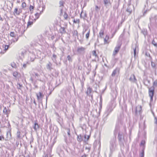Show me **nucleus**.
<instances>
[{
	"instance_id": "nucleus-1",
	"label": "nucleus",
	"mask_w": 157,
	"mask_h": 157,
	"mask_svg": "<svg viewBox=\"0 0 157 157\" xmlns=\"http://www.w3.org/2000/svg\"><path fill=\"white\" fill-rule=\"evenodd\" d=\"M155 87H157V80H156L153 83V86L151 87L147 86L149 89L148 94L149 96L150 97V101H153V96L154 94V90Z\"/></svg>"
},
{
	"instance_id": "nucleus-2",
	"label": "nucleus",
	"mask_w": 157,
	"mask_h": 157,
	"mask_svg": "<svg viewBox=\"0 0 157 157\" xmlns=\"http://www.w3.org/2000/svg\"><path fill=\"white\" fill-rule=\"evenodd\" d=\"M116 136L113 137L110 141V149L111 152L113 151L116 147Z\"/></svg>"
},
{
	"instance_id": "nucleus-3",
	"label": "nucleus",
	"mask_w": 157,
	"mask_h": 157,
	"mask_svg": "<svg viewBox=\"0 0 157 157\" xmlns=\"http://www.w3.org/2000/svg\"><path fill=\"white\" fill-rule=\"evenodd\" d=\"M118 139L119 144L121 146H124V136L123 133L119 132L118 133Z\"/></svg>"
},
{
	"instance_id": "nucleus-4",
	"label": "nucleus",
	"mask_w": 157,
	"mask_h": 157,
	"mask_svg": "<svg viewBox=\"0 0 157 157\" xmlns=\"http://www.w3.org/2000/svg\"><path fill=\"white\" fill-rule=\"evenodd\" d=\"M134 10V6L133 5H132L130 2H129L128 5V7L127 8L126 11L128 12L129 14H131L133 10Z\"/></svg>"
},
{
	"instance_id": "nucleus-5",
	"label": "nucleus",
	"mask_w": 157,
	"mask_h": 157,
	"mask_svg": "<svg viewBox=\"0 0 157 157\" xmlns=\"http://www.w3.org/2000/svg\"><path fill=\"white\" fill-rule=\"evenodd\" d=\"M129 80L132 83L136 84L137 83V80L134 74H132L131 75L130 78L129 79Z\"/></svg>"
},
{
	"instance_id": "nucleus-6",
	"label": "nucleus",
	"mask_w": 157,
	"mask_h": 157,
	"mask_svg": "<svg viewBox=\"0 0 157 157\" xmlns=\"http://www.w3.org/2000/svg\"><path fill=\"white\" fill-rule=\"evenodd\" d=\"M103 3L104 6L108 8L109 6H111L112 3L110 0H103Z\"/></svg>"
},
{
	"instance_id": "nucleus-7",
	"label": "nucleus",
	"mask_w": 157,
	"mask_h": 157,
	"mask_svg": "<svg viewBox=\"0 0 157 157\" xmlns=\"http://www.w3.org/2000/svg\"><path fill=\"white\" fill-rule=\"evenodd\" d=\"M120 69L118 67L116 68L113 72L111 75L112 77H114L116 75H118L119 73Z\"/></svg>"
},
{
	"instance_id": "nucleus-8",
	"label": "nucleus",
	"mask_w": 157,
	"mask_h": 157,
	"mask_svg": "<svg viewBox=\"0 0 157 157\" xmlns=\"http://www.w3.org/2000/svg\"><path fill=\"white\" fill-rule=\"evenodd\" d=\"M121 45H118L115 47L113 53V56L116 55L119 52L121 48Z\"/></svg>"
},
{
	"instance_id": "nucleus-9",
	"label": "nucleus",
	"mask_w": 157,
	"mask_h": 157,
	"mask_svg": "<svg viewBox=\"0 0 157 157\" xmlns=\"http://www.w3.org/2000/svg\"><path fill=\"white\" fill-rule=\"evenodd\" d=\"M86 48L82 47H81L78 48L77 49V52L80 53L82 54L84 52Z\"/></svg>"
},
{
	"instance_id": "nucleus-10",
	"label": "nucleus",
	"mask_w": 157,
	"mask_h": 157,
	"mask_svg": "<svg viewBox=\"0 0 157 157\" xmlns=\"http://www.w3.org/2000/svg\"><path fill=\"white\" fill-rule=\"evenodd\" d=\"M64 2L62 0L59 2V7L60 8V14H62L63 13V7L64 6Z\"/></svg>"
},
{
	"instance_id": "nucleus-11",
	"label": "nucleus",
	"mask_w": 157,
	"mask_h": 157,
	"mask_svg": "<svg viewBox=\"0 0 157 157\" xmlns=\"http://www.w3.org/2000/svg\"><path fill=\"white\" fill-rule=\"evenodd\" d=\"M119 1L117 2V1H115V4L113 6V9L114 10L117 9L119 5Z\"/></svg>"
},
{
	"instance_id": "nucleus-12",
	"label": "nucleus",
	"mask_w": 157,
	"mask_h": 157,
	"mask_svg": "<svg viewBox=\"0 0 157 157\" xmlns=\"http://www.w3.org/2000/svg\"><path fill=\"white\" fill-rule=\"evenodd\" d=\"M92 92V89L90 87H88L86 94L90 96Z\"/></svg>"
},
{
	"instance_id": "nucleus-13",
	"label": "nucleus",
	"mask_w": 157,
	"mask_h": 157,
	"mask_svg": "<svg viewBox=\"0 0 157 157\" xmlns=\"http://www.w3.org/2000/svg\"><path fill=\"white\" fill-rule=\"evenodd\" d=\"M120 128V127L118 124H117L116 126L115 130L114 131V133L115 135L119 131Z\"/></svg>"
},
{
	"instance_id": "nucleus-14",
	"label": "nucleus",
	"mask_w": 157,
	"mask_h": 157,
	"mask_svg": "<svg viewBox=\"0 0 157 157\" xmlns=\"http://www.w3.org/2000/svg\"><path fill=\"white\" fill-rule=\"evenodd\" d=\"M141 33H142L145 37L147 34V30L146 29H143L141 31Z\"/></svg>"
},
{
	"instance_id": "nucleus-15",
	"label": "nucleus",
	"mask_w": 157,
	"mask_h": 157,
	"mask_svg": "<svg viewBox=\"0 0 157 157\" xmlns=\"http://www.w3.org/2000/svg\"><path fill=\"white\" fill-rule=\"evenodd\" d=\"M39 125H38V123L35 122L34 123V126L33 127V128L35 130V131H36L37 129L39 128Z\"/></svg>"
},
{
	"instance_id": "nucleus-16",
	"label": "nucleus",
	"mask_w": 157,
	"mask_h": 157,
	"mask_svg": "<svg viewBox=\"0 0 157 157\" xmlns=\"http://www.w3.org/2000/svg\"><path fill=\"white\" fill-rule=\"evenodd\" d=\"M37 96L38 99L39 100L44 96V95L41 92H40L38 94H37Z\"/></svg>"
},
{
	"instance_id": "nucleus-17",
	"label": "nucleus",
	"mask_w": 157,
	"mask_h": 157,
	"mask_svg": "<svg viewBox=\"0 0 157 157\" xmlns=\"http://www.w3.org/2000/svg\"><path fill=\"white\" fill-rule=\"evenodd\" d=\"M52 64L50 62H49L47 65V68L51 71L52 69Z\"/></svg>"
},
{
	"instance_id": "nucleus-18",
	"label": "nucleus",
	"mask_w": 157,
	"mask_h": 157,
	"mask_svg": "<svg viewBox=\"0 0 157 157\" xmlns=\"http://www.w3.org/2000/svg\"><path fill=\"white\" fill-rule=\"evenodd\" d=\"M104 29L103 28L101 29V30L99 33V35L100 36L101 38L102 37V36H103L104 34Z\"/></svg>"
},
{
	"instance_id": "nucleus-19",
	"label": "nucleus",
	"mask_w": 157,
	"mask_h": 157,
	"mask_svg": "<svg viewBox=\"0 0 157 157\" xmlns=\"http://www.w3.org/2000/svg\"><path fill=\"white\" fill-rule=\"evenodd\" d=\"M59 31L62 34L65 33H66V31L65 30V29L64 27H61Z\"/></svg>"
},
{
	"instance_id": "nucleus-20",
	"label": "nucleus",
	"mask_w": 157,
	"mask_h": 157,
	"mask_svg": "<svg viewBox=\"0 0 157 157\" xmlns=\"http://www.w3.org/2000/svg\"><path fill=\"white\" fill-rule=\"evenodd\" d=\"M77 140L79 142H81L82 140V139L81 135L77 136Z\"/></svg>"
},
{
	"instance_id": "nucleus-21",
	"label": "nucleus",
	"mask_w": 157,
	"mask_h": 157,
	"mask_svg": "<svg viewBox=\"0 0 157 157\" xmlns=\"http://www.w3.org/2000/svg\"><path fill=\"white\" fill-rule=\"evenodd\" d=\"M109 39V36L107 35H106V37L104 39V43L105 44H108L109 42H108V40Z\"/></svg>"
},
{
	"instance_id": "nucleus-22",
	"label": "nucleus",
	"mask_w": 157,
	"mask_h": 157,
	"mask_svg": "<svg viewBox=\"0 0 157 157\" xmlns=\"http://www.w3.org/2000/svg\"><path fill=\"white\" fill-rule=\"evenodd\" d=\"M139 109L138 112L140 113V112L141 110V106H137L136 107V110H135V113L136 114H137V112H138L137 109Z\"/></svg>"
},
{
	"instance_id": "nucleus-23",
	"label": "nucleus",
	"mask_w": 157,
	"mask_h": 157,
	"mask_svg": "<svg viewBox=\"0 0 157 157\" xmlns=\"http://www.w3.org/2000/svg\"><path fill=\"white\" fill-rule=\"evenodd\" d=\"M145 146H144L143 147V149L141 153L140 154V156L141 157H144V150L145 149Z\"/></svg>"
},
{
	"instance_id": "nucleus-24",
	"label": "nucleus",
	"mask_w": 157,
	"mask_h": 157,
	"mask_svg": "<svg viewBox=\"0 0 157 157\" xmlns=\"http://www.w3.org/2000/svg\"><path fill=\"white\" fill-rule=\"evenodd\" d=\"M40 14H41V12H40V13H37L35 14V16L36 17V18L34 19V20H35V21L37 19H38L39 18Z\"/></svg>"
},
{
	"instance_id": "nucleus-25",
	"label": "nucleus",
	"mask_w": 157,
	"mask_h": 157,
	"mask_svg": "<svg viewBox=\"0 0 157 157\" xmlns=\"http://www.w3.org/2000/svg\"><path fill=\"white\" fill-rule=\"evenodd\" d=\"M18 39V37H15V40L13 39L11 40V44H12V42L15 43L16 42H17Z\"/></svg>"
},
{
	"instance_id": "nucleus-26",
	"label": "nucleus",
	"mask_w": 157,
	"mask_h": 157,
	"mask_svg": "<svg viewBox=\"0 0 157 157\" xmlns=\"http://www.w3.org/2000/svg\"><path fill=\"white\" fill-rule=\"evenodd\" d=\"M89 30H90V29H89L88 27H86L83 30L82 34H83L86 31H87V32H88Z\"/></svg>"
},
{
	"instance_id": "nucleus-27",
	"label": "nucleus",
	"mask_w": 157,
	"mask_h": 157,
	"mask_svg": "<svg viewBox=\"0 0 157 157\" xmlns=\"http://www.w3.org/2000/svg\"><path fill=\"white\" fill-rule=\"evenodd\" d=\"M152 44L155 47L157 48V43L154 40L152 41Z\"/></svg>"
},
{
	"instance_id": "nucleus-28",
	"label": "nucleus",
	"mask_w": 157,
	"mask_h": 157,
	"mask_svg": "<svg viewBox=\"0 0 157 157\" xmlns=\"http://www.w3.org/2000/svg\"><path fill=\"white\" fill-rule=\"evenodd\" d=\"M145 55L147 57H149L150 59H152V57L150 56V55L149 52H145Z\"/></svg>"
},
{
	"instance_id": "nucleus-29",
	"label": "nucleus",
	"mask_w": 157,
	"mask_h": 157,
	"mask_svg": "<svg viewBox=\"0 0 157 157\" xmlns=\"http://www.w3.org/2000/svg\"><path fill=\"white\" fill-rule=\"evenodd\" d=\"M90 33V30H89L87 32V33L86 34V38L87 40H88L89 38Z\"/></svg>"
},
{
	"instance_id": "nucleus-30",
	"label": "nucleus",
	"mask_w": 157,
	"mask_h": 157,
	"mask_svg": "<svg viewBox=\"0 0 157 157\" xmlns=\"http://www.w3.org/2000/svg\"><path fill=\"white\" fill-rule=\"evenodd\" d=\"M144 84L147 86H148V85L147 84V83H150V80H147V79L144 82Z\"/></svg>"
},
{
	"instance_id": "nucleus-31",
	"label": "nucleus",
	"mask_w": 157,
	"mask_h": 157,
	"mask_svg": "<svg viewBox=\"0 0 157 157\" xmlns=\"http://www.w3.org/2000/svg\"><path fill=\"white\" fill-rule=\"evenodd\" d=\"M3 112L6 114H8V112L7 111V109L6 107L4 108V109L3 110Z\"/></svg>"
},
{
	"instance_id": "nucleus-32",
	"label": "nucleus",
	"mask_w": 157,
	"mask_h": 157,
	"mask_svg": "<svg viewBox=\"0 0 157 157\" xmlns=\"http://www.w3.org/2000/svg\"><path fill=\"white\" fill-rule=\"evenodd\" d=\"M17 138L20 139L21 138L20 136V132L18 131L17 133Z\"/></svg>"
},
{
	"instance_id": "nucleus-33",
	"label": "nucleus",
	"mask_w": 157,
	"mask_h": 157,
	"mask_svg": "<svg viewBox=\"0 0 157 157\" xmlns=\"http://www.w3.org/2000/svg\"><path fill=\"white\" fill-rule=\"evenodd\" d=\"M33 75L35 76V78H36L38 79V77L39 76L38 74L35 73V72H34L33 74Z\"/></svg>"
},
{
	"instance_id": "nucleus-34",
	"label": "nucleus",
	"mask_w": 157,
	"mask_h": 157,
	"mask_svg": "<svg viewBox=\"0 0 157 157\" xmlns=\"http://www.w3.org/2000/svg\"><path fill=\"white\" fill-rule=\"evenodd\" d=\"M67 60L70 62H72V59L71 57L70 56V55H68L67 57Z\"/></svg>"
},
{
	"instance_id": "nucleus-35",
	"label": "nucleus",
	"mask_w": 157,
	"mask_h": 157,
	"mask_svg": "<svg viewBox=\"0 0 157 157\" xmlns=\"http://www.w3.org/2000/svg\"><path fill=\"white\" fill-rule=\"evenodd\" d=\"M13 75L15 77H17L18 75V73L17 71H14L13 73Z\"/></svg>"
},
{
	"instance_id": "nucleus-36",
	"label": "nucleus",
	"mask_w": 157,
	"mask_h": 157,
	"mask_svg": "<svg viewBox=\"0 0 157 157\" xmlns=\"http://www.w3.org/2000/svg\"><path fill=\"white\" fill-rule=\"evenodd\" d=\"M11 65L12 67L15 68H16V65L13 62L12 63H11Z\"/></svg>"
},
{
	"instance_id": "nucleus-37",
	"label": "nucleus",
	"mask_w": 157,
	"mask_h": 157,
	"mask_svg": "<svg viewBox=\"0 0 157 157\" xmlns=\"http://www.w3.org/2000/svg\"><path fill=\"white\" fill-rule=\"evenodd\" d=\"M33 24V21H28L27 23V27H29V26H30L32 25Z\"/></svg>"
},
{
	"instance_id": "nucleus-38",
	"label": "nucleus",
	"mask_w": 157,
	"mask_h": 157,
	"mask_svg": "<svg viewBox=\"0 0 157 157\" xmlns=\"http://www.w3.org/2000/svg\"><path fill=\"white\" fill-rule=\"evenodd\" d=\"M26 51L25 50H23L21 52V55L22 56H24V55L26 54Z\"/></svg>"
},
{
	"instance_id": "nucleus-39",
	"label": "nucleus",
	"mask_w": 157,
	"mask_h": 157,
	"mask_svg": "<svg viewBox=\"0 0 157 157\" xmlns=\"http://www.w3.org/2000/svg\"><path fill=\"white\" fill-rule=\"evenodd\" d=\"M91 149V147L90 146H88V147H85V149L87 150V151L89 152Z\"/></svg>"
},
{
	"instance_id": "nucleus-40",
	"label": "nucleus",
	"mask_w": 157,
	"mask_h": 157,
	"mask_svg": "<svg viewBox=\"0 0 157 157\" xmlns=\"http://www.w3.org/2000/svg\"><path fill=\"white\" fill-rule=\"evenodd\" d=\"M92 55L95 57L98 56L96 54V52L95 50H94L92 52Z\"/></svg>"
},
{
	"instance_id": "nucleus-41",
	"label": "nucleus",
	"mask_w": 157,
	"mask_h": 157,
	"mask_svg": "<svg viewBox=\"0 0 157 157\" xmlns=\"http://www.w3.org/2000/svg\"><path fill=\"white\" fill-rule=\"evenodd\" d=\"M68 15L66 12L64 13V17L65 20H67L68 18Z\"/></svg>"
},
{
	"instance_id": "nucleus-42",
	"label": "nucleus",
	"mask_w": 157,
	"mask_h": 157,
	"mask_svg": "<svg viewBox=\"0 0 157 157\" xmlns=\"http://www.w3.org/2000/svg\"><path fill=\"white\" fill-rule=\"evenodd\" d=\"M150 23L148 24V27L150 30H151V18H150Z\"/></svg>"
},
{
	"instance_id": "nucleus-43",
	"label": "nucleus",
	"mask_w": 157,
	"mask_h": 157,
	"mask_svg": "<svg viewBox=\"0 0 157 157\" xmlns=\"http://www.w3.org/2000/svg\"><path fill=\"white\" fill-rule=\"evenodd\" d=\"M17 11L18 9L17 8H15L14 10V13H16L17 15H19L20 14V13H17Z\"/></svg>"
},
{
	"instance_id": "nucleus-44",
	"label": "nucleus",
	"mask_w": 157,
	"mask_h": 157,
	"mask_svg": "<svg viewBox=\"0 0 157 157\" xmlns=\"http://www.w3.org/2000/svg\"><path fill=\"white\" fill-rule=\"evenodd\" d=\"M56 57H57L56 56V55H55V54H54L52 56L53 58L52 59L53 60V61H56Z\"/></svg>"
},
{
	"instance_id": "nucleus-45",
	"label": "nucleus",
	"mask_w": 157,
	"mask_h": 157,
	"mask_svg": "<svg viewBox=\"0 0 157 157\" xmlns=\"http://www.w3.org/2000/svg\"><path fill=\"white\" fill-rule=\"evenodd\" d=\"M80 22V20L79 19H76V20L74 19L73 21V22L75 23H79Z\"/></svg>"
},
{
	"instance_id": "nucleus-46",
	"label": "nucleus",
	"mask_w": 157,
	"mask_h": 157,
	"mask_svg": "<svg viewBox=\"0 0 157 157\" xmlns=\"http://www.w3.org/2000/svg\"><path fill=\"white\" fill-rule=\"evenodd\" d=\"M21 7L23 8H24L26 7V4L25 2H23L21 4Z\"/></svg>"
},
{
	"instance_id": "nucleus-47",
	"label": "nucleus",
	"mask_w": 157,
	"mask_h": 157,
	"mask_svg": "<svg viewBox=\"0 0 157 157\" xmlns=\"http://www.w3.org/2000/svg\"><path fill=\"white\" fill-rule=\"evenodd\" d=\"M145 141L144 140H142L141 142V143H140V144L141 145H143V146H145Z\"/></svg>"
},
{
	"instance_id": "nucleus-48",
	"label": "nucleus",
	"mask_w": 157,
	"mask_h": 157,
	"mask_svg": "<svg viewBox=\"0 0 157 157\" xmlns=\"http://www.w3.org/2000/svg\"><path fill=\"white\" fill-rule=\"evenodd\" d=\"M50 152H47V154L45 155L44 157H48V155L50 154V153L51 152L52 148L50 149Z\"/></svg>"
},
{
	"instance_id": "nucleus-49",
	"label": "nucleus",
	"mask_w": 157,
	"mask_h": 157,
	"mask_svg": "<svg viewBox=\"0 0 157 157\" xmlns=\"http://www.w3.org/2000/svg\"><path fill=\"white\" fill-rule=\"evenodd\" d=\"M100 105L101 106V107L102 105V97L101 96L100 97Z\"/></svg>"
},
{
	"instance_id": "nucleus-50",
	"label": "nucleus",
	"mask_w": 157,
	"mask_h": 157,
	"mask_svg": "<svg viewBox=\"0 0 157 157\" xmlns=\"http://www.w3.org/2000/svg\"><path fill=\"white\" fill-rule=\"evenodd\" d=\"M100 10V8L97 6H96L95 10L96 11H98Z\"/></svg>"
},
{
	"instance_id": "nucleus-51",
	"label": "nucleus",
	"mask_w": 157,
	"mask_h": 157,
	"mask_svg": "<svg viewBox=\"0 0 157 157\" xmlns=\"http://www.w3.org/2000/svg\"><path fill=\"white\" fill-rule=\"evenodd\" d=\"M151 66L152 67H155V64L154 63L151 61Z\"/></svg>"
},
{
	"instance_id": "nucleus-52",
	"label": "nucleus",
	"mask_w": 157,
	"mask_h": 157,
	"mask_svg": "<svg viewBox=\"0 0 157 157\" xmlns=\"http://www.w3.org/2000/svg\"><path fill=\"white\" fill-rule=\"evenodd\" d=\"M10 36L12 37L14 36V32H11L10 33Z\"/></svg>"
},
{
	"instance_id": "nucleus-53",
	"label": "nucleus",
	"mask_w": 157,
	"mask_h": 157,
	"mask_svg": "<svg viewBox=\"0 0 157 157\" xmlns=\"http://www.w3.org/2000/svg\"><path fill=\"white\" fill-rule=\"evenodd\" d=\"M34 9V7L30 5L29 7V9L30 11L33 10Z\"/></svg>"
},
{
	"instance_id": "nucleus-54",
	"label": "nucleus",
	"mask_w": 157,
	"mask_h": 157,
	"mask_svg": "<svg viewBox=\"0 0 157 157\" xmlns=\"http://www.w3.org/2000/svg\"><path fill=\"white\" fill-rule=\"evenodd\" d=\"M74 35L77 36L78 35V32L76 30L74 31Z\"/></svg>"
},
{
	"instance_id": "nucleus-55",
	"label": "nucleus",
	"mask_w": 157,
	"mask_h": 157,
	"mask_svg": "<svg viewBox=\"0 0 157 157\" xmlns=\"http://www.w3.org/2000/svg\"><path fill=\"white\" fill-rule=\"evenodd\" d=\"M111 111H112V110H110V111L109 112V110H107V111L105 113V114L107 113V114L106 116H107L109 115V114L111 112Z\"/></svg>"
},
{
	"instance_id": "nucleus-56",
	"label": "nucleus",
	"mask_w": 157,
	"mask_h": 157,
	"mask_svg": "<svg viewBox=\"0 0 157 157\" xmlns=\"http://www.w3.org/2000/svg\"><path fill=\"white\" fill-rule=\"evenodd\" d=\"M9 47V45H6L5 46V50H7L8 49Z\"/></svg>"
},
{
	"instance_id": "nucleus-57",
	"label": "nucleus",
	"mask_w": 157,
	"mask_h": 157,
	"mask_svg": "<svg viewBox=\"0 0 157 157\" xmlns=\"http://www.w3.org/2000/svg\"><path fill=\"white\" fill-rule=\"evenodd\" d=\"M134 56L135 57L136 55V47L134 49Z\"/></svg>"
},
{
	"instance_id": "nucleus-58",
	"label": "nucleus",
	"mask_w": 157,
	"mask_h": 157,
	"mask_svg": "<svg viewBox=\"0 0 157 157\" xmlns=\"http://www.w3.org/2000/svg\"><path fill=\"white\" fill-rule=\"evenodd\" d=\"M4 139V138L3 136H0V140H3Z\"/></svg>"
},
{
	"instance_id": "nucleus-59",
	"label": "nucleus",
	"mask_w": 157,
	"mask_h": 157,
	"mask_svg": "<svg viewBox=\"0 0 157 157\" xmlns=\"http://www.w3.org/2000/svg\"><path fill=\"white\" fill-rule=\"evenodd\" d=\"M155 124H157V117H155Z\"/></svg>"
},
{
	"instance_id": "nucleus-60",
	"label": "nucleus",
	"mask_w": 157,
	"mask_h": 157,
	"mask_svg": "<svg viewBox=\"0 0 157 157\" xmlns=\"http://www.w3.org/2000/svg\"><path fill=\"white\" fill-rule=\"evenodd\" d=\"M147 10H146L143 13V16H144L147 13Z\"/></svg>"
},
{
	"instance_id": "nucleus-61",
	"label": "nucleus",
	"mask_w": 157,
	"mask_h": 157,
	"mask_svg": "<svg viewBox=\"0 0 157 157\" xmlns=\"http://www.w3.org/2000/svg\"><path fill=\"white\" fill-rule=\"evenodd\" d=\"M67 134L69 136H70V131L69 130H68V131L67 132Z\"/></svg>"
},
{
	"instance_id": "nucleus-62",
	"label": "nucleus",
	"mask_w": 157,
	"mask_h": 157,
	"mask_svg": "<svg viewBox=\"0 0 157 157\" xmlns=\"http://www.w3.org/2000/svg\"><path fill=\"white\" fill-rule=\"evenodd\" d=\"M116 31H115V32H114V33L113 34H112V37H113V36H114V34H115V33H116Z\"/></svg>"
},
{
	"instance_id": "nucleus-63",
	"label": "nucleus",
	"mask_w": 157,
	"mask_h": 157,
	"mask_svg": "<svg viewBox=\"0 0 157 157\" xmlns=\"http://www.w3.org/2000/svg\"><path fill=\"white\" fill-rule=\"evenodd\" d=\"M26 66V65L25 64H24L23 65V67L24 68H25Z\"/></svg>"
},
{
	"instance_id": "nucleus-64",
	"label": "nucleus",
	"mask_w": 157,
	"mask_h": 157,
	"mask_svg": "<svg viewBox=\"0 0 157 157\" xmlns=\"http://www.w3.org/2000/svg\"><path fill=\"white\" fill-rule=\"evenodd\" d=\"M86 155L85 154H84V155H82L81 157H86Z\"/></svg>"
}]
</instances>
